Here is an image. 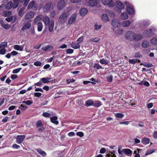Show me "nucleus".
Segmentation results:
<instances>
[{
  "label": "nucleus",
  "instance_id": "obj_1",
  "mask_svg": "<svg viewBox=\"0 0 157 157\" xmlns=\"http://www.w3.org/2000/svg\"><path fill=\"white\" fill-rule=\"evenodd\" d=\"M157 32V29L155 27L151 26L148 29L145 30L144 33V35L146 37L152 36L155 32Z\"/></svg>",
  "mask_w": 157,
  "mask_h": 157
},
{
  "label": "nucleus",
  "instance_id": "obj_2",
  "mask_svg": "<svg viewBox=\"0 0 157 157\" xmlns=\"http://www.w3.org/2000/svg\"><path fill=\"white\" fill-rule=\"evenodd\" d=\"M116 7V10L120 13L121 10L124 8V5L121 2L117 1L114 2Z\"/></svg>",
  "mask_w": 157,
  "mask_h": 157
},
{
  "label": "nucleus",
  "instance_id": "obj_3",
  "mask_svg": "<svg viewBox=\"0 0 157 157\" xmlns=\"http://www.w3.org/2000/svg\"><path fill=\"white\" fill-rule=\"evenodd\" d=\"M111 25L113 26V31L114 29L120 27L121 23L120 20L117 19H113L111 21Z\"/></svg>",
  "mask_w": 157,
  "mask_h": 157
},
{
  "label": "nucleus",
  "instance_id": "obj_4",
  "mask_svg": "<svg viewBox=\"0 0 157 157\" xmlns=\"http://www.w3.org/2000/svg\"><path fill=\"white\" fill-rule=\"evenodd\" d=\"M126 11L130 15H132L135 14V11L133 6L131 4H128L126 6Z\"/></svg>",
  "mask_w": 157,
  "mask_h": 157
},
{
  "label": "nucleus",
  "instance_id": "obj_5",
  "mask_svg": "<svg viewBox=\"0 0 157 157\" xmlns=\"http://www.w3.org/2000/svg\"><path fill=\"white\" fill-rule=\"evenodd\" d=\"M101 2L105 6L107 5L111 7L114 6V0H101Z\"/></svg>",
  "mask_w": 157,
  "mask_h": 157
},
{
  "label": "nucleus",
  "instance_id": "obj_6",
  "mask_svg": "<svg viewBox=\"0 0 157 157\" xmlns=\"http://www.w3.org/2000/svg\"><path fill=\"white\" fill-rule=\"evenodd\" d=\"M143 37L142 34L139 33H134L133 36V40L136 41H139L141 40Z\"/></svg>",
  "mask_w": 157,
  "mask_h": 157
},
{
  "label": "nucleus",
  "instance_id": "obj_7",
  "mask_svg": "<svg viewBox=\"0 0 157 157\" xmlns=\"http://www.w3.org/2000/svg\"><path fill=\"white\" fill-rule=\"evenodd\" d=\"M69 14L67 13H63L60 16L59 18L60 19V22L64 23L66 20Z\"/></svg>",
  "mask_w": 157,
  "mask_h": 157
},
{
  "label": "nucleus",
  "instance_id": "obj_8",
  "mask_svg": "<svg viewBox=\"0 0 157 157\" xmlns=\"http://www.w3.org/2000/svg\"><path fill=\"white\" fill-rule=\"evenodd\" d=\"M66 3L63 0H60L57 3V6L58 9L61 10L65 6Z\"/></svg>",
  "mask_w": 157,
  "mask_h": 157
},
{
  "label": "nucleus",
  "instance_id": "obj_9",
  "mask_svg": "<svg viewBox=\"0 0 157 157\" xmlns=\"http://www.w3.org/2000/svg\"><path fill=\"white\" fill-rule=\"evenodd\" d=\"M150 24V22L149 20H147L141 21L140 23V25L142 28H146Z\"/></svg>",
  "mask_w": 157,
  "mask_h": 157
},
{
  "label": "nucleus",
  "instance_id": "obj_10",
  "mask_svg": "<svg viewBox=\"0 0 157 157\" xmlns=\"http://www.w3.org/2000/svg\"><path fill=\"white\" fill-rule=\"evenodd\" d=\"M31 21H28L26 22L25 23L24 25L21 29V30L24 31L29 29L31 27Z\"/></svg>",
  "mask_w": 157,
  "mask_h": 157
},
{
  "label": "nucleus",
  "instance_id": "obj_11",
  "mask_svg": "<svg viewBox=\"0 0 157 157\" xmlns=\"http://www.w3.org/2000/svg\"><path fill=\"white\" fill-rule=\"evenodd\" d=\"M76 17L77 14L76 13H74L72 14L69 20L68 21V24H71L75 22Z\"/></svg>",
  "mask_w": 157,
  "mask_h": 157
},
{
  "label": "nucleus",
  "instance_id": "obj_12",
  "mask_svg": "<svg viewBox=\"0 0 157 157\" xmlns=\"http://www.w3.org/2000/svg\"><path fill=\"white\" fill-rule=\"evenodd\" d=\"M134 33L132 31H128L126 33L125 35V38L127 40H131L132 38H133Z\"/></svg>",
  "mask_w": 157,
  "mask_h": 157
},
{
  "label": "nucleus",
  "instance_id": "obj_13",
  "mask_svg": "<svg viewBox=\"0 0 157 157\" xmlns=\"http://www.w3.org/2000/svg\"><path fill=\"white\" fill-rule=\"evenodd\" d=\"M25 135L17 136L16 137V142L18 144H21L25 139Z\"/></svg>",
  "mask_w": 157,
  "mask_h": 157
},
{
  "label": "nucleus",
  "instance_id": "obj_14",
  "mask_svg": "<svg viewBox=\"0 0 157 157\" xmlns=\"http://www.w3.org/2000/svg\"><path fill=\"white\" fill-rule=\"evenodd\" d=\"M26 44V42L23 45H19L15 44L14 45L13 48L14 49L17 51H22L23 50L24 46Z\"/></svg>",
  "mask_w": 157,
  "mask_h": 157
},
{
  "label": "nucleus",
  "instance_id": "obj_15",
  "mask_svg": "<svg viewBox=\"0 0 157 157\" xmlns=\"http://www.w3.org/2000/svg\"><path fill=\"white\" fill-rule=\"evenodd\" d=\"M121 151L124 154L128 156H131L132 154L131 150L128 148L122 149Z\"/></svg>",
  "mask_w": 157,
  "mask_h": 157
},
{
  "label": "nucleus",
  "instance_id": "obj_16",
  "mask_svg": "<svg viewBox=\"0 0 157 157\" xmlns=\"http://www.w3.org/2000/svg\"><path fill=\"white\" fill-rule=\"evenodd\" d=\"M35 13L33 12H29L24 17L26 19L32 18L34 16Z\"/></svg>",
  "mask_w": 157,
  "mask_h": 157
},
{
  "label": "nucleus",
  "instance_id": "obj_17",
  "mask_svg": "<svg viewBox=\"0 0 157 157\" xmlns=\"http://www.w3.org/2000/svg\"><path fill=\"white\" fill-rule=\"evenodd\" d=\"M48 26L49 31L50 32H52L54 26V21L52 20H51L50 22L48 24Z\"/></svg>",
  "mask_w": 157,
  "mask_h": 157
},
{
  "label": "nucleus",
  "instance_id": "obj_18",
  "mask_svg": "<svg viewBox=\"0 0 157 157\" xmlns=\"http://www.w3.org/2000/svg\"><path fill=\"white\" fill-rule=\"evenodd\" d=\"M42 21L46 26H48V24L51 21L49 17L47 15H44L42 17Z\"/></svg>",
  "mask_w": 157,
  "mask_h": 157
},
{
  "label": "nucleus",
  "instance_id": "obj_19",
  "mask_svg": "<svg viewBox=\"0 0 157 157\" xmlns=\"http://www.w3.org/2000/svg\"><path fill=\"white\" fill-rule=\"evenodd\" d=\"M98 3V0H90L89 2V5L92 7L97 6Z\"/></svg>",
  "mask_w": 157,
  "mask_h": 157
},
{
  "label": "nucleus",
  "instance_id": "obj_20",
  "mask_svg": "<svg viewBox=\"0 0 157 157\" xmlns=\"http://www.w3.org/2000/svg\"><path fill=\"white\" fill-rule=\"evenodd\" d=\"M131 24L130 21L126 20L122 21L121 23V25L123 27H128Z\"/></svg>",
  "mask_w": 157,
  "mask_h": 157
},
{
  "label": "nucleus",
  "instance_id": "obj_21",
  "mask_svg": "<svg viewBox=\"0 0 157 157\" xmlns=\"http://www.w3.org/2000/svg\"><path fill=\"white\" fill-rule=\"evenodd\" d=\"M101 19L105 23H107L109 21L108 16L106 14H103L101 15Z\"/></svg>",
  "mask_w": 157,
  "mask_h": 157
},
{
  "label": "nucleus",
  "instance_id": "obj_22",
  "mask_svg": "<svg viewBox=\"0 0 157 157\" xmlns=\"http://www.w3.org/2000/svg\"><path fill=\"white\" fill-rule=\"evenodd\" d=\"M70 45L71 47L74 48L75 49H77L80 48V44H79L77 42H72L71 44Z\"/></svg>",
  "mask_w": 157,
  "mask_h": 157
},
{
  "label": "nucleus",
  "instance_id": "obj_23",
  "mask_svg": "<svg viewBox=\"0 0 157 157\" xmlns=\"http://www.w3.org/2000/svg\"><path fill=\"white\" fill-rule=\"evenodd\" d=\"M16 17L15 16H11L9 17L6 18L5 20L8 22H14L16 19Z\"/></svg>",
  "mask_w": 157,
  "mask_h": 157
},
{
  "label": "nucleus",
  "instance_id": "obj_24",
  "mask_svg": "<svg viewBox=\"0 0 157 157\" xmlns=\"http://www.w3.org/2000/svg\"><path fill=\"white\" fill-rule=\"evenodd\" d=\"M51 6H52V4H47L45 5L44 8V11H48L50 10L51 7ZM53 8L52 6V9Z\"/></svg>",
  "mask_w": 157,
  "mask_h": 157
},
{
  "label": "nucleus",
  "instance_id": "obj_25",
  "mask_svg": "<svg viewBox=\"0 0 157 157\" xmlns=\"http://www.w3.org/2000/svg\"><path fill=\"white\" fill-rule=\"evenodd\" d=\"M36 6L35 2L33 1L30 2L28 6V9H29L31 8H35Z\"/></svg>",
  "mask_w": 157,
  "mask_h": 157
},
{
  "label": "nucleus",
  "instance_id": "obj_26",
  "mask_svg": "<svg viewBox=\"0 0 157 157\" xmlns=\"http://www.w3.org/2000/svg\"><path fill=\"white\" fill-rule=\"evenodd\" d=\"M53 47L50 45H48L42 48V50L45 51H49L53 50Z\"/></svg>",
  "mask_w": 157,
  "mask_h": 157
},
{
  "label": "nucleus",
  "instance_id": "obj_27",
  "mask_svg": "<svg viewBox=\"0 0 157 157\" xmlns=\"http://www.w3.org/2000/svg\"><path fill=\"white\" fill-rule=\"evenodd\" d=\"M88 12L87 10L85 8H82L79 11V13L81 16L85 15Z\"/></svg>",
  "mask_w": 157,
  "mask_h": 157
},
{
  "label": "nucleus",
  "instance_id": "obj_28",
  "mask_svg": "<svg viewBox=\"0 0 157 157\" xmlns=\"http://www.w3.org/2000/svg\"><path fill=\"white\" fill-rule=\"evenodd\" d=\"M57 119L58 117L56 116L50 118L51 122L56 125H57L59 124V122L57 121Z\"/></svg>",
  "mask_w": 157,
  "mask_h": 157
},
{
  "label": "nucleus",
  "instance_id": "obj_29",
  "mask_svg": "<svg viewBox=\"0 0 157 157\" xmlns=\"http://www.w3.org/2000/svg\"><path fill=\"white\" fill-rule=\"evenodd\" d=\"M121 18L123 20L127 19L128 18V14L126 12H124L121 13Z\"/></svg>",
  "mask_w": 157,
  "mask_h": 157
},
{
  "label": "nucleus",
  "instance_id": "obj_30",
  "mask_svg": "<svg viewBox=\"0 0 157 157\" xmlns=\"http://www.w3.org/2000/svg\"><path fill=\"white\" fill-rule=\"evenodd\" d=\"M36 150L39 154L43 157L47 155L46 153L40 148L36 149Z\"/></svg>",
  "mask_w": 157,
  "mask_h": 157
},
{
  "label": "nucleus",
  "instance_id": "obj_31",
  "mask_svg": "<svg viewBox=\"0 0 157 157\" xmlns=\"http://www.w3.org/2000/svg\"><path fill=\"white\" fill-rule=\"evenodd\" d=\"M122 147L121 146H119L118 147V152L119 154V157H125L124 154L121 151Z\"/></svg>",
  "mask_w": 157,
  "mask_h": 157
},
{
  "label": "nucleus",
  "instance_id": "obj_32",
  "mask_svg": "<svg viewBox=\"0 0 157 157\" xmlns=\"http://www.w3.org/2000/svg\"><path fill=\"white\" fill-rule=\"evenodd\" d=\"M151 43L153 45H157V37H155L150 40Z\"/></svg>",
  "mask_w": 157,
  "mask_h": 157
},
{
  "label": "nucleus",
  "instance_id": "obj_33",
  "mask_svg": "<svg viewBox=\"0 0 157 157\" xmlns=\"http://www.w3.org/2000/svg\"><path fill=\"white\" fill-rule=\"evenodd\" d=\"M141 45L143 48H146L149 46V43L148 41L145 40L143 41Z\"/></svg>",
  "mask_w": 157,
  "mask_h": 157
},
{
  "label": "nucleus",
  "instance_id": "obj_34",
  "mask_svg": "<svg viewBox=\"0 0 157 157\" xmlns=\"http://www.w3.org/2000/svg\"><path fill=\"white\" fill-rule=\"evenodd\" d=\"M101 105V103L99 101H95L93 102V106L95 107H99Z\"/></svg>",
  "mask_w": 157,
  "mask_h": 157
},
{
  "label": "nucleus",
  "instance_id": "obj_35",
  "mask_svg": "<svg viewBox=\"0 0 157 157\" xmlns=\"http://www.w3.org/2000/svg\"><path fill=\"white\" fill-rule=\"evenodd\" d=\"M1 24L2 26L5 29H8L10 28V25L7 24H5L3 21H1Z\"/></svg>",
  "mask_w": 157,
  "mask_h": 157
},
{
  "label": "nucleus",
  "instance_id": "obj_36",
  "mask_svg": "<svg viewBox=\"0 0 157 157\" xmlns=\"http://www.w3.org/2000/svg\"><path fill=\"white\" fill-rule=\"evenodd\" d=\"M13 4L11 2H9L6 6V8L7 9H10L12 8H13Z\"/></svg>",
  "mask_w": 157,
  "mask_h": 157
},
{
  "label": "nucleus",
  "instance_id": "obj_37",
  "mask_svg": "<svg viewBox=\"0 0 157 157\" xmlns=\"http://www.w3.org/2000/svg\"><path fill=\"white\" fill-rule=\"evenodd\" d=\"M150 139L148 138H144L143 139L142 143L144 144H147L149 143Z\"/></svg>",
  "mask_w": 157,
  "mask_h": 157
},
{
  "label": "nucleus",
  "instance_id": "obj_38",
  "mask_svg": "<svg viewBox=\"0 0 157 157\" xmlns=\"http://www.w3.org/2000/svg\"><path fill=\"white\" fill-rule=\"evenodd\" d=\"M115 151H113L112 152H110L109 153L106 155V157H116L115 155Z\"/></svg>",
  "mask_w": 157,
  "mask_h": 157
},
{
  "label": "nucleus",
  "instance_id": "obj_39",
  "mask_svg": "<svg viewBox=\"0 0 157 157\" xmlns=\"http://www.w3.org/2000/svg\"><path fill=\"white\" fill-rule=\"evenodd\" d=\"M25 9V8L22 7L19 10L18 12V15L20 17H22L23 16L24 13Z\"/></svg>",
  "mask_w": 157,
  "mask_h": 157
},
{
  "label": "nucleus",
  "instance_id": "obj_40",
  "mask_svg": "<svg viewBox=\"0 0 157 157\" xmlns=\"http://www.w3.org/2000/svg\"><path fill=\"white\" fill-rule=\"evenodd\" d=\"M86 105L87 107L93 105V101L92 100H88L86 102Z\"/></svg>",
  "mask_w": 157,
  "mask_h": 157
},
{
  "label": "nucleus",
  "instance_id": "obj_41",
  "mask_svg": "<svg viewBox=\"0 0 157 157\" xmlns=\"http://www.w3.org/2000/svg\"><path fill=\"white\" fill-rule=\"evenodd\" d=\"M115 116L116 117V119L118 120L117 118L122 119L124 116V115L121 113H117L115 114Z\"/></svg>",
  "mask_w": 157,
  "mask_h": 157
},
{
  "label": "nucleus",
  "instance_id": "obj_42",
  "mask_svg": "<svg viewBox=\"0 0 157 157\" xmlns=\"http://www.w3.org/2000/svg\"><path fill=\"white\" fill-rule=\"evenodd\" d=\"M43 16L40 15L38 16L37 17H36L35 19L34 22L35 24H36L38 21H40L41 20H42V17Z\"/></svg>",
  "mask_w": 157,
  "mask_h": 157
},
{
  "label": "nucleus",
  "instance_id": "obj_43",
  "mask_svg": "<svg viewBox=\"0 0 157 157\" xmlns=\"http://www.w3.org/2000/svg\"><path fill=\"white\" fill-rule=\"evenodd\" d=\"M37 29L39 32L41 31L43 29V25L42 23L41 22H39L37 24Z\"/></svg>",
  "mask_w": 157,
  "mask_h": 157
},
{
  "label": "nucleus",
  "instance_id": "obj_44",
  "mask_svg": "<svg viewBox=\"0 0 157 157\" xmlns=\"http://www.w3.org/2000/svg\"><path fill=\"white\" fill-rule=\"evenodd\" d=\"M140 62V60H137V59H131L129 60V63H130L134 64L135 63L137 62Z\"/></svg>",
  "mask_w": 157,
  "mask_h": 157
},
{
  "label": "nucleus",
  "instance_id": "obj_45",
  "mask_svg": "<svg viewBox=\"0 0 157 157\" xmlns=\"http://www.w3.org/2000/svg\"><path fill=\"white\" fill-rule=\"evenodd\" d=\"M99 62L102 64H107L109 63L108 61L106 60L104 58L101 59L99 61Z\"/></svg>",
  "mask_w": 157,
  "mask_h": 157
},
{
  "label": "nucleus",
  "instance_id": "obj_46",
  "mask_svg": "<svg viewBox=\"0 0 157 157\" xmlns=\"http://www.w3.org/2000/svg\"><path fill=\"white\" fill-rule=\"evenodd\" d=\"M19 2L18 0H14V4L13 6V8L15 9L17 7L19 4Z\"/></svg>",
  "mask_w": 157,
  "mask_h": 157
},
{
  "label": "nucleus",
  "instance_id": "obj_47",
  "mask_svg": "<svg viewBox=\"0 0 157 157\" xmlns=\"http://www.w3.org/2000/svg\"><path fill=\"white\" fill-rule=\"evenodd\" d=\"M49 78H43L40 79V81L42 82L43 83H45L49 82Z\"/></svg>",
  "mask_w": 157,
  "mask_h": 157
},
{
  "label": "nucleus",
  "instance_id": "obj_48",
  "mask_svg": "<svg viewBox=\"0 0 157 157\" xmlns=\"http://www.w3.org/2000/svg\"><path fill=\"white\" fill-rule=\"evenodd\" d=\"M7 44V42H4L0 44V49L2 48H5L6 47Z\"/></svg>",
  "mask_w": 157,
  "mask_h": 157
},
{
  "label": "nucleus",
  "instance_id": "obj_49",
  "mask_svg": "<svg viewBox=\"0 0 157 157\" xmlns=\"http://www.w3.org/2000/svg\"><path fill=\"white\" fill-rule=\"evenodd\" d=\"M11 14L12 12L11 11L6 10L4 12L3 15L5 17H7L11 15Z\"/></svg>",
  "mask_w": 157,
  "mask_h": 157
},
{
  "label": "nucleus",
  "instance_id": "obj_50",
  "mask_svg": "<svg viewBox=\"0 0 157 157\" xmlns=\"http://www.w3.org/2000/svg\"><path fill=\"white\" fill-rule=\"evenodd\" d=\"M22 102L27 105H30L33 103V101L32 100H28L27 101H23Z\"/></svg>",
  "mask_w": 157,
  "mask_h": 157
},
{
  "label": "nucleus",
  "instance_id": "obj_51",
  "mask_svg": "<svg viewBox=\"0 0 157 157\" xmlns=\"http://www.w3.org/2000/svg\"><path fill=\"white\" fill-rule=\"evenodd\" d=\"M102 25H98L97 23H95L94 26V29L95 30H98L101 29Z\"/></svg>",
  "mask_w": 157,
  "mask_h": 157
},
{
  "label": "nucleus",
  "instance_id": "obj_52",
  "mask_svg": "<svg viewBox=\"0 0 157 157\" xmlns=\"http://www.w3.org/2000/svg\"><path fill=\"white\" fill-rule=\"evenodd\" d=\"M24 1V6H26L29 2V0H19V2L20 3L23 2Z\"/></svg>",
  "mask_w": 157,
  "mask_h": 157
},
{
  "label": "nucleus",
  "instance_id": "obj_53",
  "mask_svg": "<svg viewBox=\"0 0 157 157\" xmlns=\"http://www.w3.org/2000/svg\"><path fill=\"white\" fill-rule=\"evenodd\" d=\"M21 69L22 68L21 67L16 68L13 70L12 73L13 74L17 73L19 72Z\"/></svg>",
  "mask_w": 157,
  "mask_h": 157
},
{
  "label": "nucleus",
  "instance_id": "obj_54",
  "mask_svg": "<svg viewBox=\"0 0 157 157\" xmlns=\"http://www.w3.org/2000/svg\"><path fill=\"white\" fill-rule=\"evenodd\" d=\"M107 80L108 82H110L112 81L113 76L111 75H108L107 77Z\"/></svg>",
  "mask_w": 157,
  "mask_h": 157
},
{
  "label": "nucleus",
  "instance_id": "obj_55",
  "mask_svg": "<svg viewBox=\"0 0 157 157\" xmlns=\"http://www.w3.org/2000/svg\"><path fill=\"white\" fill-rule=\"evenodd\" d=\"M116 33L117 34L120 35L123 34V30L122 29H120L117 30Z\"/></svg>",
  "mask_w": 157,
  "mask_h": 157
},
{
  "label": "nucleus",
  "instance_id": "obj_56",
  "mask_svg": "<svg viewBox=\"0 0 157 157\" xmlns=\"http://www.w3.org/2000/svg\"><path fill=\"white\" fill-rule=\"evenodd\" d=\"M94 67L96 68L97 69H100L103 68L98 63H95L94 66Z\"/></svg>",
  "mask_w": 157,
  "mask_h": 157
},
{
  "label": "nucleus",
  "instance_id": "obj_57",
  "mask_svg": "<svg viewBox=\"0 0 157 157\" xmlns=\"http://www.w3.org/2000/svg\"><path fill=\"white\" fill-rule=\"evenodd\" d=\"M99 39L98 37L93 38L90 40L91 42H97L99 41Z\"/></svg>",
  "mask_w": 157,
  "mask_h": 157
},
{
  "label": "nucleus",
  "instance_id": "obj_58",
  "mask_svg": "<svg viewBox=\"0 0 157 157\" xmlns=\"http://www.w3.org/2000/svg\"><path fill=\"white\" fill-rule=\"evenodd\" d=\"M155 151V150L153 149H149L148 150L146 153V155H148L152 153Z\"/></svg>",
  "mask_w": 157,
  "mask_h": 157
},
{
  "label": "nucleus",
  "instance_id": "obj_59",
  "mask_svg": "<svg viewBox=\"0 0 157 157\" xmlns=\"http://www.w3.org/2000/svg\"><path fill=\"white\" fill-rule=\"evenodd\" d=\"M83 36H82L79 38L77 40V42L80 44V43L82 42L83 41Z\"/></svg>",
  "mask_w": 157,
  "mask_h": 157
},
{
  "label": "nucleus",
  "instance_id": "obj_60",
  "mask_svg": "<svg viewBox=\"0 0 157 157\" xmlns=\"http://www.w3.org/2000/svg\"><path fill=\"white\" fill-rule=\"evenodd\" d=\"M142 65L146 67H151L152 66V65L151 63L147 64L146 63H143Z\"/></svg>",
  "mask_w": 157,
  "mask_h": 157
},
{
  "label": "nucleus",
  "instance_id": "obj_61",
  "mask_svg": "<svg viewBox=\"0 0 157 157\" xmlns=\"http://www.w3.org/2000/svg\"><path fill=\"white\" fill-rule=\"evenodd\" d=\"M34 64L36 66H40L41 65L42 63L39 61H37L34 63Z\"/></svg>",
  "mask_w": 157,
  "mask_h": 157
},
{
  "label": "nucleus",
  "instance_id": "obj_62",
  "mask_svg": "<svg viewBox=\"0 0 157 157\" xmlns=\"http://www.w3.org/2000/svg\"><path fill=\"white\" fill-rule=\"evenodd\" d=\"M42 115L45 117H48L50 116V114L47 112H44L43 113Z\"/></svg>",
  "mask_w": 157,
  "mask_h": 157
},
{
  "label": "nucleus",
  "instance_id": "obj_63",
  "mask_svg": "<svg viewBox=\"0 0 157 157\" xmlns=\"http://www.w3.org/2000/svg\"><path fill=\"white\" fill-rule=\"evenodd\" d=\"M6 53V50L5 48H2L0 50V54L4 55Z\"/></svg>",
  "mask_w": 157,
  "mask_h": 157
},
{
  "label": "nucleus",
  "instance_id": "obj_64",
  "mask_svg": "<svg viewBox=\"0 0 157 157\" xmlns=\"http://www.w3.org/2000/svg\"><path fill=\"white\" fill-rule=\"evenodd\" d=\"M76 135L80 137H82L83 136L84 133L82 132H77Z\"/></svg>",
  "mask_w": 157,
  "mask_h": 157
}]
</instances>
